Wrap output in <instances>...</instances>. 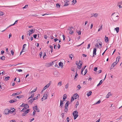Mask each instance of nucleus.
<instances>
[{
  "label": "nucleus",
  "instance_id": "nucleus-1",
  "mask_svg": "<svg viewBox=\"0 0 122 122\" xmlns=\"http://www.w3.org/2000/svg\"><path fill=\"white\" fill-rule=\"evenodd\" d=\"M116 14V13H113L111 15L113 20L114 21H117L119 18L118 16Z\"/></svg>",
  "mask_w": 122,
  "mask_h": 122
},
{
  "label": "nucleus",
  "instance_id": "nucleus-2",
  "mask_svg": "<svg viewBox=\"0 0 122 122\" xmlns=\"http://www.w3.org/2000/svg\"><path fill=\"white\" fill-rule=\"evenodd\" d=\"M76 64L78 66L77 68L78 69H81L82 64V61H79V62L78 63V61H76Z\"/></svg>",
  "mask_w": 122,
  "mask_h": 122
},
{
  "label": "nucleus",
  "instance_id": "nucleus-3",
  "mask_svg": "<svg viewBox=\"0 0 122 122\" xmlns=\"http://www.w3.org/2000/svg\"><path fill=\"white\" fill-rule=\"evenodd\" d=\"M78 112L76 111H74L72 113V115L74 117V119H75L78 117Z\"/></svg>",
  "mask_w": 122,
  "mask_h": 122
},
{
  "label": "nucleus",
  "instance_id": "nucleus-4",
  "mask_svg": "<svg viewBox=\"0 0 122 122\" xmlns=\"http://www.w3.org/2000/svg\"><path fill=\"white\" fill-rule=\"evenodd\" d=\"M35 31V29H32L31 30H30L28 31L29 32L28 34H27V35H29L30 36L31 35V34L33 33Z\"/></svg>",
  "mask_w": 122,
  "mask_h": 122
},
{
  "label": "nucleus",
  "instance_id": "nucleus-5",
  "mask_svg": "<svg viewBox=\"0 0 122 122\" xmlns=\"http://www.w3.org/2000/svg\"><path fill=\"white\" fill-rule=\"evenodd\" d=\"M65 2V3L63 5V6H68L69 5V1L68 0H65L64 1Z\"/></svg>",
  "mask_w": 122,
  "mask_h": 122
},
{
  "label": "nucleus",
  "instance_id": "nucleus-6",
  "mask_svg": "<svg viewBox=\"0 0 122 122\" xmlns=\"http://www.w3.org/2000/svg\"><path fill=\"white\" fill-rule=\"evenodd\" d=\"M50 84V83H49L48 84H47L46 86H45L43 88L42 92L44 90H46L47 88L49 86Z\"/></svg>",
  "mask_w": 122,
  "mask_h": 122
},
{
  "label": "nucleus",
  "instance_id": "nucleus-7",
  "mask_svg": "<svg viewBox=\"0 0 122 122\" xmlns=\"http://www.w3.org/2000/svg\"><path fill=\"white\" fill-rule=\"evenodd\" d=\"M97 51L96 49V48H94V49L93 51V56H92V57H94L95 55H96V52Z\"/></svg>",
  "mask_w": 122,
  "mask_h": 122
},
{
  "label": "nucleus",
  "instance_id": "nucleus-8",
  "mask_svg": "<svg viewBox=\"0 0 122 122\" xmlns=\"http://www.w3.org/2000/svg\"><path fill=\"white\" fill-rule=\"evenodd\" d=\"M9 111L8 109H6L4 111V113L5 114H8L9 113Z\"/></svg>",
  "mask_w": 122,
  "mask_h": 122
},
{
  "label": "nucleus",
  "instance_id": "nucleus-9",
  "mask_svg": "<svg viewBox=\"0 0 122 122\" xmlns=\"http://www.w3.org/2000/svg\"><path fill=\"white\" fill-rule=\"evenodd\" d=\"M48 96V93L47 92H46L44 95L43 97H45L46 98L44 99V100H45L47 99V97Z\"/></svg>",
  "mask_w": 122,
  "mask_h": 122
},
{
  "label": "nucleus",
  "instance_id": "nucleus-10",
  "mask_svg": "<svg viewBox=\"0 0 122 122\" xmlns=\"http://www.w3.org/2000/svg\"><path fill=\"white\" fill-rule=\"evenodd\" d=\"M30 109H28L27 110H25L24 108H23L22 109L21 111V112H26L27 114L29 112V111H30Z\"/></svg>",
  "mask_w": 122,
  "mask_h": 122
},
{
  "label": "nucleus",
  "instance_id": "nucleus-11",
  "mask_svg": "<svg viewBox=\"0 0 122 122\" xmlns=\"http://www.w3.org/2000/svg\"><path fill=\"white\" fill-rule=\"evenodd\" d=\"M17 101V100L16 99H15L14 100H10L9 101V102L10 103H12L15 102H16Z\"/></svg>",
  "mask_w": 122,
  "mask_h": 122
},
{
  "label": "nucleus",
  "instance_id": "nucleus-12",
  "mask_svg": "<svg viewBox=\"0 0 122 122\" xmlns=\"http://www.w3.org/2000/svg\"><path fill=\"white\" fill-rule=\"evenodd\" d=\"M69 104V101H67L65 104V107H66V108H67V107L68 106Z\"/></svg>",
  "mask_w": 122,
  "mask_h": 122
},
{
  "label": "nucleus",
  "instance_id": "nucleus-13",
  "mask_svg": "<svg viewBox=\"0 0 122 122\" xmlns=\"http://www.w3.org/2000/svg\"><path fill=\"white\" fill-rule=\"evenodd\" d=\"M73 97H74L75 99H76L79 97V96L76 93L73 95Z\"/></svg>",
  "mask_w": 122,
  "mask_h": 122
},
{
  "label": "nucleus",
  "instance_id": "nucleus-14",
  "mask_svg": "<svg viewBox=\"0 0 122 122\" xmlns=\"http://www.w3.org/2000/svg\"><path fill=\"white\" fill-rule=\"evenodd\" d=\"M118 5L119 8H122L121 5H122V1L119 2L118 3Z\"/></svg>",
  "mask_w": 122,
  "mask_h": 122
},
{
  "label": "nucleus",
  "instance_id": "nucleus-15",
  "mask_svg": "<svg viewBox=\"0 0 122 122\" xmlns=\"http://www.w3.org/2000/svg\"><path fill=\"white\" fill-rule=\"evenodd\" d=\"M63 101H62L61 100L60 101V108H62L63 106Z\"/></svg>",
  "mask_w": 122,
  "mask_h": 122
},
{
  "label": "nucleus",
  "instance_id": "nucleus-16",
  "mask_svg": "<svg viewBox=\"0 0 122 122\" xmlns=\"http://www.w3.org/2000/svg\"><path fill=\"white\" fill-rule=\"evenodd\" d=\"M24 108H25L24 109H27V108H29V106L27 104H25Z\"/></svg>",
  "mask_w": 122,
  "mask_h": 122
},
{
  "label": "nucleus",
  "instance_id": "nucleus-17",
  "mask_svg": "<svg viewBox=\"0 0 122 122\" xmlns=\"http://www.w3.org/2000/svg\"><path fill=\"white\" fill-rule=\"evenodd\" d=\"M66 98V94H64L63 96V101H64L65 100V99Z\"/></svg>",
  "mask_w": 122,
  "mask_h": 122
},
{
  "label": "nucleus",
  "instance_id": "nucleus-18",
  "mask_svg": "<svg viewBox=\"0 0 122 122\" xmlns=\"http://www.w3.org/2000/svg\"><path fill=\"white\" fill-rule=\"evenodd\" d=\"M111 92H109L108 93V94H107L106 96V97L107 98H108L111 95Z\"/></svg>",
  "mask_w": 122,
  "mask_h": 122
},
{
  "label": "nucleus",
  "instance_id": "nucleus-19",
  "mask_svg": "<svg viewBox=\"0 0 122 122\" xmlns=\"http://www.w3.org/2000/svg\"><path fill=\"white\" fill-rule=\"evenodd\" d=\"M59 65L60 67H62L63 66V63L62 62H61L59 63Z\"/></svg>",
  "mask_w": 122,
  "mask_h": 122
},
{
  "label": "nucleus",
  "instance_id": "nucleus-20",
  "mask_svg": "<svg viewBox=\"0 0 122 122\" xmlns=\"http://www.w3.org/2000/svg\"><path fill=\"white\" fill-rule=\"evenodd\" d=\"M92 92L91 91H90L88 92L87 93V95L88 96H90L91 94V93H92Z\"/></svg>",
  "mask_w": 122,
  "mask_h": 122
},
{
  "label": "nucleus",
  "instance_id": "nucleus-21",
  "mask_svg": "<svg viewBox=\"0 0 122 122\" xmlns=\"http://www.w3.org/2000/svg\"><path fill=\"white\" fill-rule=\"evenodd\" d=\"M120 58V57L119 56L118 57H117L116 58V61L115 62H115L116 63H117H117L119 61V59Z\"/></svg>",
  "mask_w": 122,
  "mask_h": 122
},
{
  "label": "nucleus",
  "instance_id": "nucleus-22",
  "mask_svg": "<svg viewBox=\"0 0 122 122\" xmlns=\"http://www.w3.org/2000/svg\"><path fill=\"white\" fill-rule=\"evenodd\" d=\"M105 41L106 42H107L108 41V39L107 37H106V36H105Z\"/></svg>",
  "mask_w": 122,
  "mask_h": 122
},
{
  "label": "nucleus",
  "instance_id": "nucleus-23",
  "mask_svg": "<svg viewBox=\"0 0 122 122\" xmlns=\"http://www.w3.org/2000/svg\"><path fill=\"white\" fill-rule=\"evenodd\" d=\"M31 94V95L30 97L29 98H28V99H29L32 98L34 96V93H32Z\"/></svg>",
  "mask_w": 122,
  "mask_h": 122
},
{
  "label": "nucleus",
  "instance_id": "nucleus-24",
  "mask_svg": "<svg viewBox=\"0 0 122 122\" xmlns=\"http://www.w3.org/2000/svg\"><path fill=\"white\" fill-rule=\"evenodd\" d=\"M103 81L102 80H101L100 81L99 83L97 84V86H98L101 84H102Z\"/></svg>",
  "mask_w": 122,
  "mask_h": 122
},
{
  "label": "nucleus",
  "instance_id": "nucleus-25",
  "mask_svg": "<svg viewBox=\"0 0 122 122\" xmlns=\"http://www.w3.org/2000/svg\"><path fill=\"white\" fill-rule=\"evenodd\" d=\"M119 27H117L115 28V29L116 30L117 33H118L119 31Z\"/></svg>",
  "mask_w": 122,
  "mask_h": 122
},
{
  "label": "nucleus",
  "instance_id": "nucleus-26",
  "mask_svg": "<svg viewBox=\"0 0 122 122\" xmlns=\"http://www.w3.org/2000/svg\"><path fill=\"white\" fill-rule=\"evenodd\" d=\"M24 97V96L23 95H21V96H17L16 97L17 98H18L19 99L20 98H22L23 97Z\"/></svg>",
  "mask_w": 122,
  "mask_h": 122
},
{
  "label": "nucleus",
  "instance_id": "nucleus-27",
  "mask_svg": "<svg viewBox=\"0 0 122 122\" xmlns=\"http://www.w3.org/2000/svg\"><path fill=\"white\" fill-rule=\"evenodd\" d=\"M17 21H18V20H16V21L13 24H12V25H10L9 26V27H10V26H12V25H15V24H16V23H17Z\"/></svg>",
  "mask_w": 122,
  "mask_h": 122
},
{
  "label": "nucleus",
  "instance_id": "nucleus-28",
  "mask_svg": "<svg viewBox=\"0 0 122 122\" xmlns=\"http://www.w3.org/2000/svg\"><path fill=\"white\" fill-rule=\"evenodd\" d=\"M37 106H36L33 107V109L34 111H36V110H37Z\"/></svg>",
  "mask_w": 122,
  "mask_h": 122
},
{
  "label": "nucleus",
  "instance_id": "nucleus-29",
  "mask_svg": "<svg viewBox=\"0 0 122 122\" xmlns=\"http://www.w3.org/2000/svg\"><path fill=\"white\" fill-rule=\"evenodd\" d=\"M78 74L76 72V73L75 75L74 79V80H75L76 81V78L77 77V76H78Z\"/></svg>",
  "mask_w": 122,
  "mask_h": 122
},
{
  "label": "nucleus",
  "instance_id": "nucleus-30",
  "mask_svg": "<svg viewBox=\"0 0 122 122\" xmlns=\"http://www.w3.org/2000/svg\"><path fill=\"white\" fill-rule=\"evenodd\" d=\"M10 78V77L9 76L6 77L5 78V80L6 81H7Z\"/></svg>",
  "mask_w": 122,
  "mask_h": 122
},
{
  "label": "nucleus",
  "instance_id": "nucleus-31",
  "mask_svg": "<svg viewBox=\"0 0 122 122\" xmlns=\"http://www.w3.org/2000/svg\"><path fill=\"white\" fill-rule=\"evenodd\" d=\"M117 64V63L115 62H113L112 65V66L114 67Z\"/></svg>",
  "mask_w": 122,
  "mask_h": 122
},
{
  "label": "nucleus",
  "instance_id": "nucleus-32",
  "mask_svg": "<svg viewBox=\"0 0 122 122\" xmlns=\"http://www.w3.org/2000/svg\"><path fill=\"white\" fill-rule=\"evenodd\" d=\"M5 57L4 56H3L2 57H0V58L2 60H4L5 59Z\"/></svg>",
  "mask_w": 122,
  "mask_h": 122
},
{
  "label": "nucleus",
  "instance_id": "nucleus-33",
  "mask_svg": "<svg viewBox=\"0 0 122 122\" xmlns=\"http://www.w3.org/2000/svg\"><path fill=\"white\" fill-rule=\"evenodd\" d=\"M98 14L97 13L95 14L94 13V16L95 17H97L98 16Z\"/></svg>",
  "mask_w": 122,
  "mask_h": 122
},
{
  "label": "nucleus",
  "instance_id": "nucleus-34",
  "mask_svg": "<svg viewBox=\"0 0 122 122\" xmlns=\"http://www.w3.org/2000/svg\"><path fill=\"white\" fill-rule=\"evenodd\" d=\"M34 101V100H33V99L32 98L31 99L29 100V102H30V103L31 104H32Z\"/></svg>",
  "mask_w": 122,
  "mask_h": 122
},
{
  "label": "nucleus",
  "instance_id": "nucleus-35",
  "mask_svg": "<svg viewBox=\"0 0 122 122\" xmlns=\"http://www.w3.org/2000/svg\"><path fill=\"white\" fill-rule=\"evenodd\" d=\"M38 96H40V94H38V96H37L36 97H35L33 99V100L34 101V100H35L37 99L38 98Z\"/></svg>",
  "mask_w": 122,
  "mask_h": 122
},
{
  "label": "nucleus",
  "instance_id": "nucleus-36",
  "mask_svg": "<svg viewBox=\"0 0 122 122\" xmlns=\"http://www.w3.org/2000/svg\"><path fill=\"white\" fill-rule=\"evenodd\" d=\"M60 6V4L57 3L56 4V7L57 8H59Z\"/></svg>",
  "mask_w": 122,
  "mask_h": 122
},
{
  "label": "nucleus",
  "instance_id": "nucleus-37",
  "mask_svg": "<svg viewBox=\"0 0 122 122\" xmlns=\"http://www.w3.org/2000/svg\"><path fill=\"white\" fill-rule=\"evenodd\" d=\"M26 46V44H25L23 45V46L22 50H24L25 47Z\"/></svg>",
  "mask_w": 122,
  "mask_h": 122
},
{
  "label": "nucleus",
  "instance_id": "nucleus-38",
  "mask_svg": "<svg viewBox=\"0 0 122 122\" xmlns=\"http://www.w3.org/2000/svg\"><path fill=\"white\" fill-rule=\"evenodd\" d=\"M68 111V109L67 108H66V107H65V109L64 110V111L65 112H66V113H67V112Z\"/></svg>",
  "mask_w": 122,
  "mask_h": 122
},
{
  "label": "nucleus",
  "instance_id": "nucleus-39",
  "mask_svg": "<svg viewBox=\"0 0 122 122\" xmlns=\"http://www.w3.org/2000/svg\"><path fill=\"white\" fill-rule=\"evenodd\" d=\"M27 114V113L25 112H24L22 114V116H25Z\"/></svg>",
  "mask_w": 122,
  "mask_h": 122
},
{
  "label": "nucleus",
  "instance_id": "nucleus-40",
  "mask_svg": "<svg viewBox=\"0 0 122 122\" xmlns=\"http://www.w3.org/2000/svg\"><path fill=\"white\" fill-rule=\"evenodd\" d=\"M102 25H101V26L100 27V28L98 29V31H99L100 30H102Z\"/></svg>",
  "mask_w": 122,
  "mask_h": 122
},
{
  "label": "nucleus",
  "instance_id": "nucleus-41",
  "mask_svg": "<svg viewBox=\"0 0 122 122\" xmlns=\"http://www.w3.org/2000/svg\"><path fill=\"white\" fill-rule=\"evenodd\" d=\"M69 56L70 58H71V59L72 60V57L73 56V55L72 54L69 55Z\"/></svg>",
  "mask_w": 122,
  "mask_h": 122
},
{
  "label": "nucleus",
  "instance_id": "nucleus-42",
  "mask_svg": "<svg viewBox=\"0 0 122 122\" xmlns=\"http://www.w3.org/2000/svg\"><path fill=\"white\" fill-rule=\"evenodd\" d=\"M71 2L73 3H74L73 4V5H74L76 3V0H73Z\"/></svg>",
  "mask_w": 122,
  "mask_h": 122
},
{
  "label": "nucleus",
  "instance_id": "nucleus-43",
  "mask_svg": "<svg viewBox=\"0 0 122 122\" xmlns=\"http://www.w3.org/2000/svg\"><path fill=\"white\" fill-rule=\"evenodd\" d=\"M9 113H13L14 112V110L11 111L10 110H9Z\"/></svg>",
  "mask_w": 122,
  "mask_h": 122
},
{
  "label": "nucleus",
  "instance_id": "nucleus-44",
  "mask_svg": "<svg viewBox=\"0 0 122 122\" xmlns=\"http://www.w3.org/2000/svg\"><path fill=\"white\" fill-rule=\"evenodd\" d=\"M69 85L68 83H67L66 85L65 86V88L66 89H67Z\"/></svg>",
  "mask_w": 122,
  "mask_h": 122
},
{
  "label": "nucleus",
  "instance_id": "nucleus-45",
  "mask_svg": "<svg viewBox=\"0 0 122 122\" xmlns=\"http://www.w3.org/2000/svg\"><path fill=\"white\" fill-rule=\"evenodd\" d=\"M95 46L96 47L98 48H99V44L98 43H96V44H95Z\"/></svg>",
  "mask_w": 122,
  "mask_h": 122
},
{
  "label": "nucleus",
  "instance_id": "nucleus-46",
  "mask_svg": "<svg viewBox=\"0 0 122 122\" xmlns=\"http://www.w3.org/2000/svg\"><path fill=\"white\" fill-rule=\"evenodd\" d=\"M77 33H78L79 35H80L81 34V32L80 31H77Z\"/></svg>",
  "mask_w": 122,
  "mask_h": 122
},
{
  "label": "nucleus",
  "instance_id": "nucleus-47",
  "mask_svg": "<svg viewBox=\"0 0 122 122\" xmlns=\"http://www.w3.org/2000/svg\"><path fill=\"white\" fill-rule=\"evenodd\" d=\"M73 33V31L72 30L71 31L69 32V33L71 35Z\"/></svg>",
  "mask_w": 122,
  "mask_h": 122
},
{
  "label": "nucleus",
  "instance_id": "nucleus-48",
  "mask_svg": "<svg viewBox=\"0 0 122 122\" xmlns=\"http://www.w3.org/2000/svg\"><path fill=\"white\" fill-rule=\"evenodd\" d=\"M61 83L62 82L61 81L59 82L58 84V85L61 86Z\"/></svg>",
  "mask_w": 122,
  "mask_h": 122
},
{
  "label": "nucleus",
  "instance_id": "nucleus-49",
  "mask_svg": "<svg viewBox=\"0 0 122 122\" xmlns=\"http://www.w3.org/2000/svg\"><path fill=\"white\" fill-rule=\"evenodd\" d=\"M77 87L78 88L79 90L81 88V86L80 85H78L77 86Z\"/></svg>",
  "mask_w": 122,
  "mask_h": 122
},
{
  "label": "nucleus",
  "instance_id": "nucleus-50",
  "mask_svg": "<svg viewBox=\"0 0 122 122\" xmlns=\"http://www.w3.org/2000/svg\"><path fill=\"white\" fill-rule=\"evenodd\" d=\"M42 52H41L40 53L39 55L40 56V58H41V56H42Z\"/></svg>",
  "mask_w": 122,
  "mask_h": 122
},
{
  "label": "nucleus",
  "instance_id": "nucleus-51",
  "mask_svg": "<svg viewBox=\"0 0 122 122\" xmlns=\"http://www.w3.org/2000/svg\"><path fill=\"white\" fill-rule=\"evenodd\" d=\"M90 45L91 44L90 43H89V44H88V45L87 47V49H89L90 48Z\"/></svg>",
  "mask_w": 122,
  "mask_h": 122
},
{
  "label": "nucleus",
  "instance_id": "nucleus-52",
  "mask_svg": "<svg viewBox=\"0 0 122 122\" xmlns=\"http://www.w3.org/2000/svg\"><path fill=\"white\" fill-rule=\"evenodd\" d=\"M79 104L78 101H77L76 102V104L75 105V107L76 106V108L77 107V106L79 105Z\"/></svg>",
  "mask_w": 122,
  "mask_h": 122
},
{
  "label": "nucleus",
  "instance_id": "nucleus-53",
  "mask_svg": "<svg viewBox=\"0 0 122 122\" xmlns=\"http://www.w3.org/2000/svg\"><path fill=\"white\" fill-rule=\"evenodd\" d=\"M87 69H86L85 70V72H84V75H85L87 73Z\"/></svg>",
  "mask_w": 122,
  "mask_h": 122
},
{
  "label": "nucleus",
  "instance_id": "nucleus-54",
  "mask_svg": "<svg viewBox=\"0 0 122 122\" xmlns=\"http://www.w3.org/2000/svg\"><path fill=\"white\" fill-rule=\"evenodd\" d=\"M4 15V13L0 11V15Z\"/></svg>",
  "mask_w": 122,
  "mask_h": 122
},
{
  "label": "nucleus",
  "instance_id": "nucleus-55",
  "mask_svg": "<svg viewBox=\"0 0 122 122\" xmlns=\"http://www.w3.org/2000/svg\"><path fill=\"white\" fill-rule=\"evenodd\" d=\"M101 102V101L100 100H99L96 103V104H99Z\"/></svg>",
  "mask_w": 122,
  "mask_h": 122
},
{
  "label": "nucleus",
  "instance_id": "nucleus-56",
  "mask_svg": "<svg viewBox=\"0 0 122 122\" xmlns=\"http://www.w3.org/2000/svg\"><path fill=\"white\" fill-rule=\"evenodd\" d=\"M74 98L73 97H72L71 99V102H72V101H74Z\"/></svg>",
  "mask_w": 122,
  "mask_h": 122
},
{
  "label": "nucleus",
  "instance_id": "nucleus-57",
  "mask_svg": "<svg viewBox=\"0 0 122 122\" xmlns=\"http://www.w3.org/2000/svg\"><path fill=\"white\" fill-rule=\"evenodd\" d=\"M85 67H84V68H81V71H84V69H85V67Z\"/></svg>",
  "mask_w": 122,
  "mask_h": 122
},
{
  "label": "nucleus",
  "instance_id": "nucleus-58",
  "mask_svg": "<svg viewBox=\"0 0 122 122\" xmlns=\"http://www.w3.org/2000/svg\"><path fill=\"white\" fill-rule=\"evenodd\" d=\"M11 54L12 55H13L14 54V52L12 50L11 51Z\"/></svg>",
  "mask_w": 122,
  "mask_h": 122
},
{
  "label": "nucleus",
  "instance_id": "nucleus-59",
  "mask_svg": "<svg viewBox=\"0 0 122 122\" xmlns=\"http://www.w3.org/2000/svg\"><path fill=\"white\" fill-rule=\"evenodd\" d=\"M44 37L45 39H46L47 38V35H45L44 36Z\"/></svg>",
  "mask_w": 122,
  "mask_h": 122
},
{
  "label": "nucleus",
  "instance_id": "nucleus-60",
  "mask_svg": "<svg viewBox=\"0 0 122 122\" xmlns=\"http://www.w3.org/2000/svg\"><path fill=\"white\" fill-rule=\"evenodd\" d=\"M16 71H18L19 72H22V70L21 69H16Z\"/></svg>",
  "mask_w": 122,
  "mask_h": 122
},
{
  "label": "nucleus",
  "instance_id": "nucleus-61",
  "mask_svg": "<svg viewBox=\"0 0 122 122\" xmlns=\"http://www.w3.org/2000/svg\"><path fill=\"white\" fill-rule=\"evenodd\" d=\"M37 36V35L36 34H35L33 35V37L35 38H36Z\"/></svg>",
  "mask_w": 122,
  "mask_h": 122
},
{
  "label": "nucleus",
  "instance_id": "nucleus-62",
  "mask_svg": "<svg viewBox=\"0 0 122 122\" xmlns=\"http://www.w3.org/2000/svg\"><path fill=\"white\" fill-rule=\"evenodd\" d=\"M44 55L43 56V58L44 59L45 58V56H46V52H44Z\"/></svg>",
  "mask_w": 122,
  "mask_h": 122
},
{
  "label": "nucleus",
  "instance_id": "nucleus-63",
  "mask_svg": "<svg viewBox=\"0 0 122 122\" xmlns=\"http://www.w3.org/2000/svg\"><path fill=\"white\" fill-rule=\"evenodd\" d=\"M36 46H37V47H38L39 46V44L38 43H36L35 44Z\"/></svg>",
  "mask_w": 122,
  "mask_h": 122
},
{
  "label": "nucleus",
  "instance_id": "nucleus-64",
  "mask_svg": "<svg viewBox=\"0 0 122 122\" xmlns=\"http://www.w3.org/2000/svg\"><path fill=\"white\" fill-rule=\"evenodd\" d=\"M66 121L67 122H69V117H67L66 118Z\"/></svg>",
  "mask_w": 122,
  "mask_h": 122
}]
</instances>
